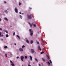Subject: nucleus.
I'll return each instance as SVG.
<instances>
[{"label":"nucleus","mask_w":66,"mask_h":66,"mask_svg":"<svg viewBox=\"0 0 66 66\" xmlns=\"http://www.w3.org/2000/svg\"><path fill=\"white\" fill-rule=\"evenodd\" d=\"M29 31L30 32V35L31 36H32V35H33V31L32 30L30 29Z\"/></svg>","instance_id":"nucleus-1"},{"label":"nucleus","mask_w":66,"mask_h":66,"mask_svg":"<svg viewBox=\"0 0 66 66\" xmlns=\"http://www.w3.org/2000/svg\"><path fill=\"white\" fill-rule=\"evenodd\" d=\"M27 18L28 19H31V15H29L28 14L27 15Z\"/></svg>","instance_id":"nucleus-2"},{"label":"nucleus","mask_w":66,"mask_h":66,"mask_svg":"<svg viewBox=\"0 0 66 66\" xmlns=\"http://www.w3.org/2000/svg\"><path fill=\"white\" fill-rule=\"evenodd\" d=\"M14 10L16 13H18V9H17V7H15L14 9Z\"/></svg>","instance_id":"nucleus-3"},{"label":"nucleus","mask_w":66,"mask_h":66,"mask_svg":"<svg viewBox=\"0 0 66 66\" xmlns=\"http://www.w3.org/2000/svg\"><path fill=\"white\" fill-rule=\"evenodd\" d=\"M20 57L21 61H23V59H24V56H20Z\"/></svg>","instance_id":"nucleus-4"},{"label":"nucleus","mask_w":66,"mask_h":66,"mask_svg":"<svg viewBox=\"0 0 66 66\" xmlns=\"http://www.w3.org/2000/svg\"><path fill=\"white\" fill-rule=\"evenodd\" d=\"M31 51L32 53H34L35 52V51H34V50H33V49H31Z\"/></svg>","instance_id":"nucleus-5"},{"label":"nucleus","mask_w":66,"mask_h":66,"mask_svg":"<svg viewBox=\"0 0 66 66\" xmlns=\"http://www.w3.org/2000/svg\"><path fill=\"white\" fill-rule=\"evenodd\" d=\"M38 48L39 50L40 51H41V50H41V49L40 48V46H38Z\"/></svg>","instance_id":"nucleus-6"},{"label":"nucleus","mask_w":66,"mask_h":66,"mask_svg":"<svg viewBox=\"0 0 66 66\" xmlns=\"http://www.w3.org/2000/svg\"><path fill=\"white\" fill-rule=\"evenodd\" d=\"M29 57H30V60L31 61H32V56L31 55L29 56Z\"/></svg>","instance_id":"nucleus-7"},{"label":"nucleus","mask_w":66,"mask_h":66,"mask_svg":"<svg viewBox=\"0 0 66 66\" xmlns=\"http://www.w3.org/2000/svg\"><path fill=\"white\" fill-rule=\"evenodd\" d=\"M32 24L33 26L34 27H36V24H33V23H32Z\"/></svg>","instance_id":"nucleus-8"},{"label":"nucleus","mask_w":66,"mask_h":66,"mask_svg":"<svg viewBox=\"0 0 66 66\" xmlns=\"http://www.w3.org/2000/svg\"><path fill=\"white\" fill-rule=\"evenodd\" d=\"M19 50L20 51H23V50L21 48H20Z\"/></svg>","instance_id":"nucleus-9"},{"label":"nucleus","mask_w":66,"mask_h":66,"mask_svg":"<svg viewBox=\"0 0 66 66\" xmlns=\"http://www.w3.org/2000/svg\"><path fill=\"white\" fill-rule=\"evenodd\" d=\"M26 42L27 43H28V44H29V40H28L27 39L26 40Z\"/></svg>","instance_id":"nucleus-10"},{"label":"nucleus","mask_w":66,"mask_h":66,"mask_svg":"<svg viewBox=\"0 0 66 66\" xmlns=\"http://www.w3.org/2000/svg\"><path fill=\"white\" fill-rule=\"evenodd\" d=\"M33 43V40H31L30 41V44H32Z\"/></svg>","instance_id":"nucleus-11"},{"label":"nucleus","mask_w":66,"mask_h":66,"mask_svg":"<svg viewBox=\"0 0 66 66\" xmlns=\"http://www.w3.org/2000/svg\"><path fill=\"white\" fill-rule=\"evenodd\" d=\"M4 19H5V20H6V21H8V19H7L6 18H4Z\"/></svg>","instance_id":"nucleus-12"},{"label":"nucleus","mask_w":66,"mask_h":66,"mask_svg":"<svg viewBox=\"0 0 66 66\" xmlns=\"http://www.w3.org/2000/svg\"><path fill=\"white\" fill-rule=\"evenodd\" d=\"M28 23L29 24L30 27H32V24H31V23Z\"/></svg>","instance_id":"nucleus-13"},{"label":"nucleus","mask_w":66,"mask_h":66,"mask_svg":"<svg viewBox=\"0 0 66 66\" xmlns=\"http://www.w3.org/2000/svg\"><path fill=\"white\" fill-rule=\"evenodd\" d=\"M16 36H17V37H18V38H19V39H20V37H19V36L17 35H16Z\"/></svg>","instance_id":"nucleus-14"},{"label":"nucleus","mask_w":66,"mask_h":66,"mask_svg":"<svg viewBox=\"0 0 66 66\" xmlns=\"http://www.w3.org/2000/svg\"><path fill=\"white\" fill-rule=\"evenodd\" d=\"M4 12H5V13H6V14H7V10H5Z\"/></svg>","instance_id":"nucleus-15"},{"label":"nucleus","mask_w":66,"mask_h":66,"mask_svg":"<svg viewBox=\"0 0 66 66\" xmlns=\"http://www.w3.org/2000/svg\"><path fill=\"white\" fill-rule=\"evenodd\" d=\"M20 17L21 19H22V16L21 15H20Z\"/></svg>","instance_id":"nucleus-16"},{"label":"nucleus","mask_w":66,"mask_h":66,"mask_svg":"<svg viewBox=\"0 0 66 66\" xmlns=\"http://www.w3.org/2000/svg\"><path fill=\"white\" fill-rule=\"evenodd\" d=\"M4 48H5V49H6L7 48V46H5L4 47Z\"/></svg>","instance_id":"nucleus-17"},{"label":"nucleus","mask_w":66,"mask_h":66,"mask_svg":"<svg viewBox=\"0 0 66 66\" xmlns=\"http://www.w3.org/2000/svg\"><path fill=\"white\" fill-rule=\"evenodd\" d=\"M6 37H9V35L6 34Z\"/></svg>","instance_id":"nucleus-18"},{"label":"nucleus","mask_w":66,"mask_h":66,"mask_svg":"<svg viewBox=\"0 0 66 66\" xmlns=\"http://www.w3.org/2000/svg\"><path fill=\"white\" fill-rule=\"evenodd\" d=\"M47 59L48 60H49V57L48 56V55H47Z\"/></svg>","instance_id":"nucleus-19"},{"label":"nucleus","mask_w":66,"mask_h":66,"mask_svg":"<svg viewBox=\"0 0 66 66\" xmlns=\"http://www.w3.org/2000/svg\"><path fill=\"white\" fill-rule=\"evenodd\" d=\"M35 61H36V62H38V60L36 58H35Z\"/></svg>","instance_id":"nucleus-20"},{"label":"nucleus","mask_w":66,"mask_h":66,"mask_svg":"<svg viewBox=\"0 0 66 66\" xmlns=\"http://www.w3.org/2000/svg\"><path fill=\"white\" fill-rule=\"evenodd\" d=\"M11 65L12 66H15V65H14V64L13 63L11 64Z\"/></svg>","instance_id":"nucleus-21"},{"label":"nucleus","mask_w":66,"mask_h":66,"mask_svg":"<svg viewBox=\"0 0 66 66\" xmlns=\"http://www.w3.org/2000/svg\"><path fill=\"white\" fill-rule=\"evenodd\" d=\"M5 32H6L7 33V34H8V31H7V30H5Z\"/></svg>","instance_id":"nucleus-22"},{"label":"nucleus","mask_w":66,"mask_h":66,"mask_svg":"<svg viewBox=\"0 0 66 66\" xmlns=\"http://www.w3.org/2000/svg\"><path fill=\"white\" fill-rule=\"evenodd\" d=\"M25 59H27L28 58V56H25Z\"/></svg>","instance_id":"nucleus-23"},{"label":"nucleus","mask_w":66,"mask_h":66,"mask_svg":"<svg viewBox=\"0 0 66 66\" xmlns=\"http://www.w3.org/2000/svg\"><path fill=\"white\" fill-rule=\"evenodd\" d=\"M25 47V46H24V45H23L22 46V49L23 48H24V47Z\"/></svg>","instance_id":"nucleus-24"},{"label":"nucleus","mask_w":66,"mask_h":66,"mask_svg":"<svg viewBox=\"0 0 66 66\" xmlns=\"http://www.w3.org/2000/svg\"><path fill=\"white\" fill-rule=\"evenodd\" d=\"M3 36H3V35H1L0 36V37H3Z\"/></svg>","instance_id":"nucleus-25"},{"label":"nucleus","mask_w":66,"mask_h":66,"mask_svg":"<svg viewBox=\"0 0 66 66\" xmlns=\"http://www.w3.org/2000/svg\"><path fill=\"white\" fill-rule=\"evenodd\" d=\"M5 56H6V57H7V54H5Z\"/></svg>","instance_id":"nucleus-26"},{"label":"nucleus","mask_w":66,"mask_h":66,"mask_svg":"<svg viewBox=\"0 0 66 66\" xmlns=\"http://www.w3.org/2000/svg\"><path fill=\"white\" fill-rule=\"evenodd\" d=\"M47 63L48 64V65H50V62H49L48 61V62Z\"/></svg>","instance_id":"nucleus-27"},{"label":"nucleus","mask_w":66,"mask_h":66,"mask_svg":"<svg viewBox=\"0 0 66 66\" xmlns=\"http://www.w3.org/2000/svg\"><path fill=\"white\" fill-rule=\"evenodd\" d=\"M10 55L11 56H13V54L12 53H10Z\"/></svg>","instance_id":"nucleus-28"},{"label":"nucleus","mask_w":66,"mask_h":66,"mask_svg":"<svg viewBox=\"0 0 66 66\" xmlns=\"http://www.w3.org/2000/svg\"><path fill=\"white\" fill-rule=\"evenodd\" d=\"M4 3H6V1H4Z\"/></svg>","instance_id":"nucleus-29"},{"label":"nucleus","mask_w":66,"mask_h":66,"mask_svg":"<svg viewBox=\"0 0 66 66\" xmlns=\"http://www.w3.org/2000/svg\"><path fill=\"white\" fill-rule=\"evenodd\" d=\"M15 32H14L13 34V36H14L15 35Z\"/></svg>","instance_id":"nucleus-30"},{"label":"nucleus","mask_w":66,"mask_h":66,"mask_svg":"<svg viewBox=\"0 0 66 66\" xmlns=\"http://www.w3.org/2000/svg\"><path fill=\"white\" fill-rule=\"evenodd\" d=\"M10 63H13V62L12 61L10 60Z\"/></svg>","instance_id":"nucleus-31"},{"label":"nucleus","mask_w":66,"mask_h":66,"mask_svg":"<svg viewBox=\"0 0 66 66\" xmlns=\"http://www.w3.org/2000/svg\"><path fill=\"white\" fill-rule=\"evenodd\" d=\"M50 63H52V61H51V60H50Z\"/></svg>","instance_id":"nucleus-32"},{"label":"nucleus","mask_w":66,"mask_h":66,"mask_svg":"<svg viewBox=\"0 0 66 66\" xmlns=\"http://www.w3.org/2000/svg\"><path fill=\"white\" fill-rule=\"evenodd\" d=\"M21 4L20 3H19V5H21Z\"/></svg>","instance_id":"nucleus-33"},{"label":"nucleus","mask_w":66,"mask_h":66,"mask_svg":"<svg viewBox=\"0 0 66 66\" xmlns=\"http://www.w3.org/2000/svg\"><path fill=\"white\" fill-rule=\"evenodd\" d=\"M43 53H44V52H41V54H43Z\"/></svg>","instance_id":"nucleus-34"},{"label":"nucleus","mask_w":66,"mask_h":66,"mask_svg":"<svg viewBox=\"0 0 66 66\" xmlns=\"http://www.w3.org/2000/svg\"><path fill=\"white\" fill-rule=\"evenodd\" d=\"M37 44H39V42H37Z\"/></svg>","instance_id":"nucleus-35"},{"label":"nucleus","mask_w":66,"mask_h":66,"mask_svg":"<svg viewBox=\"0 0 66 66\" xmlns=\"http://www.w3.org/2000/svg\"><path fill=\"white\" fill-rule=\"evenodd\" d=\"M1 20H2V19H1V18H0V21H1Z\"/></svg>","instance_id":"nucleus-36"},{"label":"nucleus","mask_w":66,"mask_h":66,"mask_svg":"<svg viewBox=\"0 0 66 66\" xmlns=\"http://www.w3.org/2000/svg\"><path fill=\"white\" fill-rule=\"evenodd\" d=\"M42 60H43V61H45V60H44V59H43V58L42 59Z\"/></svg>","instance_id":"nucleus-37"},{"label":"nucleus","mask_w":66,"mask_h":66,"mask_svg":"<svg viewBox=\"0 0 66 66\" xmlns=\"http://www.w3.org/2000/svg\"><path fill=\"white\" fill-rule=\"evenodd\" d=\"M5 30H5L4 29L3 30L4 32H5Z\"/></svg>","instance_id":"nucleus-38"},{"label":"nucleus","mask_w":66,"mask_h":66,"mask_svg":"<svg viewBox=\"0 0 66 66\" xmlns=\"http://www.w3.org/2000/svg\"><path fill=\"white\" fill-rule=\"evenodd\" d=\"M1 35V32L0 31V36Z\"/></svg>","instance_id":"nucleus-39"},{"label":"nucleus","mask_w":66,"mask_h":66,"mask_svg":"<svg viewBox=\"0 0 66 66\" xmlns=\"http://www.w3.org/2000/svg\"><path fill=\"white\" fill-rule=\"evenodd\" d=\"M19 58V56H17L16 57V58L17 59H18Z\"/></svg>","instance_id":"nucleus-40"},{"label":"nucleus","mask_w":66,"mask_h":66,"mask_svg":"<svg viewBox=\"0 0 66 66\" xmlns=\"http://www.w3.org/2000/svg\"><path fill=\"white\" fill-rule=\"evenodd\" d=\"M0 30H2V28H0Z\"/></svg>","instance_id":"nucleus-41"},{"label":"nucleus","mask_w":66,"mask_h":66,"mask_svg":"<svg viewBox=\"0 0 66 66\" xmlns=\"http://www.w3.org/2000/svg\"><path fill=\"white\" fill-rule=\"evenodd\" d=\"M39 66H40V64H39Z\"/></svg>","instance_id":"nucleus-42"},{"label":"nucleus","mask_w":66,"mask_h":66,"mask_svg":"<svg viewBox=\"0 0 66 66\" xmlns=\"http://www.w3.org/2000/svg\"><path fill=\"white\" fill-rule=\"evenodd\" d=\"M19 14H21V12H19Z\"/></svg>","instance_id":"nucleus-43"},{"label":"nucleus","mask_w":66,"mask_h":66,"mask_svg":"<svg viewBox=\"0 0 66 66\" xmlns=\"http://www.w3.org/2000/svg\"><path fill=\"white\" fill-rule=\"evenodd\" d=\"M14 45H16V43H15Z\"/></svg>","instance_id":"nucleus-44"},{"label":"nucleus","mask_w":66,"mask_h":66,"mask_svg":"<svg viewBox=\"0 0 66 66\" xmlns=\"http://www.w3.org/2000/svg\"><path fill=\"white\" fill-rule=\"evenodd\" d=\"M21 14H22V15H23V13H22Z\"/></svg>","instance_id":"nucleus-45"},{"label":"nucleus","mask_w":66,"mask_h":66,"mask_svg":"<svg viewBox=\"0 0 66 66\" xmlns=\"http://www.w3.org/2000/svg\"><path fill=\"white\" fill-rule=\"evenodd\" d=\"M1 40H3V39H1Z\"/></svg>","instance_id":"nucleus-46"},{"label":"nucleus","mask_w":66,"mask_h":66,"mask_svg":"<svg viewBox=\"0 0 66 66\" xmlns=\"http://www.w3.org/2000/svg\"><path fill=\"white\" fill-rule=\"evenodd\" d=\"M29 9H31V8L29 7Z\"/></svg>","instance_id":"nucleus-47"},{"label":"nucleus","mask_w":66,"mask_h":66,"mask_svg":"<svg viewBox=\"0 0 66 66\" xmlns=\"http://www.w3.org/2000/svg\"><path fill=\"white\" fill-rule=\"evenodd\" d=\"M33 63L34 64V62H33Z\"/></svg>","instance_id":"nucleus-48"},{"label":"nucleus","mask_w":66,"mask_h":66,"mask_svg":"<svg viewBox=\"0 0 66 66\" xmlns=\"http://www.w3.org/2000/svg\"><path fill=\"white\" fill-rule=\"evenodd\" d=\"M43 43H44V41H43Z\"/></svg>","instance_id":"nucleus-49"},{"label":"nucleus","mask_w":66,"mask_h":66,"mask_svg":"<svg viewBox=\"0 0 66 66\" xmlns=\"http://www.w3.org/2000/svg\"><path fill=\"white\" fill-rule=\"evenodd\" d=\"M22 66H23V65H22Z\"/></svg>","instance_id":"nucleus-50"},{"label":"nucleus","mask_w":66,"mask_h":66,"mask_svg":"<svg viewBox=\"0 0 66 66\" xmlns=\"http://www.w3.org/2000/svg\"><path fill=\"white\" fill-rule=\"evenodd\" d=\"M2 33H3V32H2Z\"/></svg>","instance_id":"nucleus-51"}]
</instances>
